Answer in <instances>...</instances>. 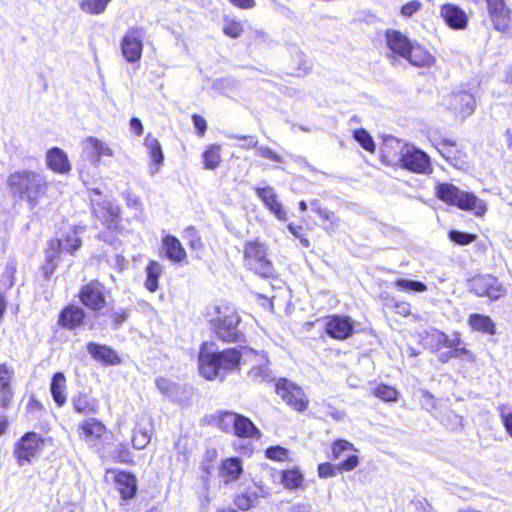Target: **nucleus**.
I'll use <instances>...</instances> for the list:
<instances>
[{
    "label": "nucleus",
    "mask_w": 512,
    "mask_h": 512,
    "mask_svg": "<svg viewBox=\"0 0 512 512\" xmlns=\"http://www.w3.org/2000/svg\"><path fill=\"white\" fill-rule=\"evenodd\" d=\"M125 198L128 207L135 208L136 210H141V202L137 196L127 192L125 194Z\"/></svg>",
    "instance_id": "obj_63"
},
{
    "label": "nucleus",
    "mask_w": 512,
    "mask_h": 512,
    "mask_svg": "<svg viewBox=\"0 0 512 512\" xmlns=\"http://www.w3.org/2000/svg\"><path fill=\"white\" fill-rule=\"evenodd\" d=\"M490 17L493 22L494 28L497 31L503 33L509 31L512 24L511 12L509 8L504 11L492 14L490 15Z\"/></svg>",
    "instance_id": "obj_37"
},
{
    "label": "nucleus",
    "mask_w": 512,
    "mask_h": 512,
    "mask_svg": "<svg viewBox=\"0 0 512 512\" xmlns=\"http://www.w3.org/2000/svg\"><path fill=\"white\" fill-rule=\"evenodd\" d=\"M130 128L137 135L140 136L143 133V125L139 118L133 117L130 120Z\"/></svg>",
    "instance_id": "obj_64"
},
{
    "label": "nucleus",
    "mask_w": 512,
    "mask_h": 512,
    "mask_svg": "<svg viewBox=\"0 0 512 512\" xmlns=\"http://www.w3.org/2000/svg\"><path fill=\"white\" fill-rule=\"evenodd\" d=\"M242 473V462L239 458H227L220 467V476L225 483L235 481Z\"/></svg>",
    "instance_id": "obj_30"
},
{
    "label": "nucleus",
    "mask_w": 512,
    "mask_h": 512,
    "mask_svg": "<svg viewBox=\"0 0 512 512\" xmlns=\"http://www.w3.org/2000/svg\"><path fill=\"white\" fill-rule=\"evenodd\" d=\"M440 145H441V148H438V150L442 154V156H444L446 159L451 158L452 154H453V147L455 146V142L450 139H444Z\"/></svg>",
    "instance_id": "obj_59"
},
{
    "label": "nucleus",
    "mask_w": 512,
    "mask_h": 512,
    "mask_svg": "<svg viewBox=\"0 0 512 512\" xmlns=\"http://www.w3.org/2000/svg\"><path fill=\"white\" fill-rule=\"evenodd\" d=\"M386 43L389 51L406 60L413 66L429 67L435 57L423 46L412 43L404 34L397 30L386 31Z\"/></svg>",
    "instance_id": "obj_3"
},
{
    "label": "nucleus",
    "mask_w": 512,
    "mask_h": 512,
    "mask_svg": "<svg viewBox=\"0 0 512 512\" xmlns=\"http://www.w3.org/2000/svg\"><path fill=\"white\" fill-rule=\"evenodd\" d=\"M150 442V436L146 431L135 430L132 437L133 447L141 450L144 449Z\"/></svg>",
    "instance_id": "obj_51"
},
{
    "label": "nucleus",
    "mask_w": 512,
    "mask_h": 512,
    "mask_svg": "<svg viewBox=\"0 0 512 512\" xmlns=\"http://www.w3.org/2000/svg\"><path fill=\"white\" fill-rule=\"evenodd\" d=\"M394 311L398 315L406 317L411 314V306L407 302H396L394 305Z\"/></svg>",
    "instance_id": "obj_62"
},
{
    "label": "nucleus",
    "mask_w": 512,
    "mask_h": 512,
    "mask_svg": "<svg viewBox=\"0 0 512 512\" xmlns=\"http://www.w3.org/2000/svg\"><path fill=\"white\" fill-rule=\"evenodd\" d=\"M49 182L44 175L32 170H21L9 175L7 185L12 196L27 201L36 207L48 190Z\"/></svg>",
    "instance_id": "obj_2"
},
{
    "label": "nucleus",
    "mask_w": 512,
    "mask_h": 512,
    "mask_svg": "<svg viewBox=\"0 0 512 512\" xmlns=\"http://www.w3.org/2000/svg\"><path fill=\"white\" fill-rule=\"evenodd\" d=\"M437 197L448 204L458 206L460 209L472 211L478 216L486 212V205L481 199L472 193L459 190L453 184H440L437 187Z\"/></svg>",
    "instance_id": "obj_6"
},
{
    "label": "nucleus",
    "mask_w": 512,
    "mask_h": 512,
    "mask_svg": "<svg viewBox=\"0 0 512 512\" xmlns=\"http://www.w3.org/2000/svg\"><path fill=\"white\" fill-rule=\"evenodd\" d=\"M243 263L247 269L265 278L274 273V266L269 259V248L258 239L247 241L244 244Z\"/></svg>",
    "instance_id": "obj_5"
},
{
    "label": "nucleus",
    "mask_w": 512,
    "mask_h": 512,
    "mask_svg": "<svg viewBox=\"0 0 512 512\" xmlns=\"http://www.w3.org/2000/svg\"><path fill=\"white\" fill-rule=\"evenodd\" d=\"M354 138L360 145L369 152L375 150V143L370 134L364 129H358L354 132Z\"/></svg>",
    "instance_id": "obj_45"
},
{
    "label": "nucleus",
    "mask_w": 512,
    "mask_h": 512,
    "mask_svg": "<svg viewBox=\"0 0 512 512\" xmlns=\"http://www.w3.org/2000/svg\"><path fill=\"white\" fill-rule=\"evenodd\" d=\"M51 394L56 404L61 407L66 402V378L63 373H55L50 386Z\"/></svg>",
    "instance_id": "obj_31"
},
{
    "label": "nucleus",
    "mask_w": 512,
    "mask_h": 512,
    "mask_svg": "<svg viewBox=\"0 0 512 512\" xmlns=\"http://www.w3.org/2000/svg\"><path fill=\"white\" fill-rule=\"evenodd\" d=\"M85 311L74 305L67 306L60 314L59 323L67 329H75L83 324Z\"/></svg>",
    "instance_id": "obj_23"
},
{
    "label": "nucleus",
    "mask_w": 512,
    "mask_h": 512,
    "mask_svg": "<svg viewBox=\"0 0 512 512\" xmlns=\"http://www.w3.org/2000/svg\"><path fill=\"white\" fill-rule=\"evenodd\" d=\"M394 286L406 292H424L427 290V286L423 282L408 279H399L395 281Z\"/></svg>",
    "instance_id": "obj_42"
},
{
    "label": "nucleus",
    "mask_w": 512,
    "mask_h": 512,
    "mask_svg": "<svg viewBox=\"0 0 512 512\" xmlns=\"http://www.w3.org/2000/svg\"><path fill=\"white\" fill-rule=\"evenodd\" d=\"M325 331L330 337L343 340L352 334L353 324L349 317L331 316L327 319Z\"/></svg>",
    "instance_id": "obj_17"
},
{
    "label": "nucleus",
    "mask_w": 512,
    "mask_h": 512,
    "mask_svg": "<svg viewBox=\"0 0 512 512\" xmlns=\"http://www.w3.org/2000/svg\"><path fill=\"white\" fill-rule=\"evenodd\" d=\"M440 15L445 23L454 30H464L468 25L466 12L455 4H443L440 9Z\"/></svg>",
    "instance_id": "obj_16"
},
{
    "label": "nucleus",
    "mask_w": 512,
    "mask_h": 512,
    "mask_svg": "<svg viewBox=\"0 0 512 512\" xmlns=\"http://www.w3.org/2000/svg\"><path fill=\"white\" fill-rule=\"evenodd\" d=\"M240 316L237 311L228 305L217 306L211 318V325L217 338L224 342H236L241 337L238 329Z\"/></svg>",
    "instance_id": "obj_4"
},
{
    "label": "nucleus",
    "mask_w": 512,
    "mask_h": 512,
    "mask_svg": "<svg viewBox=\"0 0 512 512\" xmlns=\"http://www.w3.org/2000/svg\"><path fill=\"white\" fill-rule=\"evenodd\" d=\"M202 157L205 169L213 170L217 168L221 161L220 146L216 144L208 146Z\"/></svg>",
    "instance_id": "obj_36"
},
{
    "label": "nucleus",
    "mask_w": 512,
    "mask_h": 512,
    "mask_svg": "<svg viewBox=\"0 0 512 512\" xmlns=\"http://www.w3.org/2000/svg\"><path fill=\"white\" fill-rule=\"evenodd\" d=\"M13 378V367L6 363H0V407L2 408H7L14 397Z\"/></svg>",
    "instance_id": "obj_18"
},
{
    "label": "nucleus",
    "mask_w": 512,
    "mask_h": 512,
    "mask_svg": "<svg viewBox=\"0 0 512 512\" xmlns=\"http://www.w3.org/2000/svg\"><path fill=\"white\" fill-rule=\"evenodd\" d=\"M114 152L110 145L93 136L87 137L82 142V158L97 168L103 157H113Z\"/></svg>",
    "instance_id": "obj_11"
},
{
    "label": "nucleus",
    "mask_w": 512,
    "mask_h": 512,
    "mask_svg": "<svg viewBox=\"0 0 512 512\" xmlns=\"http://www.w3.org/2000/svg\"><path fill=\"white\" fill-rule=\"evenodd\" d=\"M229 137L232 139L245 141V144L242 146L244 148L253 147V148L257 149L258 140L255 136H242V135L233 134V135H230Z\"/></svg>",
    "instance_id": "obj_60"
},
{
    "label": "nucleus",
    "mask_w": 512,
    "mask_h": 512,
    "mask_svg": "<svg viewBox=\"0 0 512 512\" xmlns=\"http://www.w3.org/2000/svg\"><path fill=\"white\" fill-rule=\"evenodd\" d=\"M289 451L281 446L270 447L266 450V456L276 461H285L288 459Z\"/></svg>",
    "instance_id": "obj_52"
},
{
    "label": "nucleus",
    "mask_w": 512,
    "mask_h": 512,
    "mask_svg": "<svg viewBox=\"0 0 512 512\" xmlns=\"http://www.w3.org/2000/svg\"><path fill=\"white\" fill-rule=\"evenodd\" d=\"M88 176V173L81 168L80 177L87 188L92 192L90 200L93 207V214L105 223L113 222L119 215V207L108 200H102V192L99 188L90 185Z\"/></svg>",
    "instance_id": "obj_7"
},
{
    "label": "nucleus",
    "mask_w": 512,
    "mask_h": 512,
    "mask_svg": "<svg viewBox=\"0 0 512 512\" xmlns=\"http://www.w3.org/2000/svg\"><path fill=\"white\" fill-rule=\"evenodd\" d=\"M44 446V440L35 432H28L16 443L14 455L20 464L30 462Z\"/></svg>",
    "instance_id": "obj_10"
},
{
    "label": "nucleus",
    "mask_w": 512,
    "mask_h": 512,
    "mask_svg": "<svg viewBox=\"0 0 512 512\" xmlns=\"http://www.w3.org/2000/svg\"><path fill=\"white\" fill-rule=\"evenodd\" d=\"M500 417L507 433L512 437V407H501Z\"/></svg>",
    "instance_id": "obj_54"
},
{
    "label": "nucleus",
    "mask_w": 512,
    "mask_h": 512,
    "mask_svg": "<svg viewBox=\"0 0 512 512\" xmlns=\"http://www.w3.org/2000/svg\"><path fill=\"white\" fill-rule=\"evenodd\" d=\"M192 121H193V124H194L195 128L197 129L199 135L203 136L207 129L206 120L203 117H201L197 114H194L192 116Z\"/></svg>",
    "instance_id": "obj_61"
},
{
    "label": "nucleus",
    "mask_w": 512,
    "mask_h": 512,
    "mask_svg": "<svg viewBox=\"0 0 512 512\" xmlns=\"http://www.w3.org/2000/svg\"><path fill=\"white\" fill-rule=\"evenodd\" d=\"M450 105L462 117H467L474 112L476 100L471 93L461 91L451 95Z\"/></svg>",
    "instance_id": "obj_19"
},
{
    "label": "nucleus",
    "mask_w": 512,
    "mask_h": 512,
    "mask_svg": "<svg viewBox=\"0 0 512 512\" xmlns=\"http://www.w3.org/2000/svg\"><path fill=\"white\" fill-rule=\"evenodd\" d=\"M400 161L405 169L414 173L427 174L432 171L429 156L412 145L403 147Z\"/></svg>",
    "instance_id": "obj_9"
},
{
    "label": "nucleus",
    "mask_w": 512,
    "mask_h": 512,
    "mask_svg": "<svg viewBox=\"0 0 512 512\" xmlns=\"http://www.w3.org/2000/svg\"><path fill=\"white\" fill-rule=\"evenodd\" d=\"M63 245L60 240H51L46 250L45 264L42 266L44 277L49 279L54 273L60 258L59 249Z\"/></svg>",
    "instance_id": "obj_24"
},
{
    "label": "nucleus",
    "mask_w": 512,
    "mask_h": 512,
    "mask_svg": "<svg viewBox=\"0 0 512 512\" xmlns=\"http://www.w3.org/2000/svg\"><path fill=\"white\" fill-rule=\"evenodd\" d=\"M236 422L237 425H235V428L232 433L233 435H236L241 438H248L253 437L255 435H260L259 430L256 428V426L249 418L239 414Z\"/></svg>",
    "instance_id": "obj_35"
},
{
    "label": "nucleus",
    "mask_w": 512,
    "mask_h": 512,
    "mask_svg": "<svg viewBox=\"0 0 512 512\" xmlns=\"http://www.w3.org/2000/svg\"><path fill=\"white\" fill-rule=\"evenodd\" d=\"M303 475L296 469H289L282 472V483L287 489H295L302 485Z\"/></svg>",
    "instance_id": "obj_38"
},
{
    "label": "nucleus",
    "mask_w": 512,
    "mask_h": 512,
    "mask_svg": "<svg viewBox=\"0 0 512 512\" xmlns=\"http://www.w3.org/2000/svg\"><path fill=\"white\" fill-rule=\"evenodd\" d=\"M468 289L478 297L497 300L506 293V289L491 275H477L468 281Z\"/></svg>",
    "instance_id": "obj_8"
},
{
    "label": "nucleus",
    "mask_w": 512,
    "mask_h": 512,
    "mask_svg": "<svg viewBox=\"0 0 512 512\" xmlns=\"http://www.w3.org/2000/svg\"><path fill=\"white\" fill-rule=\"evenodd\" d=\"M421 7V3L419 1H410L402 6L401 14L405 17H410L414 13H416Z\"/></svg>",
    "instance_id": "obj_58"
},
{
    "label": "nucleus",
    "mask_w": 512,
    "mask_h": 512,
    "mask_svg": "<svg viewBox=\"0 0 512 512\" xmlns=\"http://www.w3.org/2000/svg\"><path fill=\"white\" fill-rule=\"evenodd\" d=\"M452 354H454V358H462L472 363L475 362V355L470 350L460 347V345L452 350Z\"/></svg>",
    "instance_id": "obj_57"
},
{
    "label": "nucleus",
    "mask_w": 512,
    "mask_h": 512,
    "mask_svg": "<svg viewBox=\"0 0 512 512\" xmlns=\"http://www.w3.org/2000/svg\"><path fill=\"white\" fill-rule=\"evenodd\" d=\"M110 1L111 0H83L80 3V8L86 13L98 15L105 11Z\"/></svg>",
    "instance_id": "obj_40"
},
{
    "label": "nucleus",
    "mask_w": 512,
    "mask_h": 512,
    "mask_svg": "<svg viewBox=\"0 0 512 512\" xmlns=\"http://www.w3.org/2000/svg\"><path fill=\"white\" fill-rule=\"evenodd\" d=\"M255 193L257 197H259L265 206L269 209L274 216L280 221H287V211L284 209L281 202L278 200V197L274 191V189L270 186L266 187H257L255 188Z\"/></svg>",
    "instance_id": "obj_15"
},
{
    "label": "nucleus",
    "mask_w": 512,
    "mask_h": 512,
    "mask_svg": "<svg viewBox=\"0 0 512 512\" xmlns=\"http://www.w3.org/2000/svg\"><path fill=\"white\" fill-rule=\"evenodd\" d=\"M358 452L354 445L346 440H336L332 445V454L334 459H340L345 455V452Z\"/></svg>",
    "instance_id": "obj_43"
},
{
    "label": "nucleus",
    "mask_w": 512,
    "mask_h": 512,
    "mask_svg": "<svg viewBox=\"0 0 512 512\" xmlns=\"http://www.w3.org/2000/svg\"><path fill=\"white\" fill-rule=\"evenodd\" d=\"M155 385L163 395L167 397H174L177 386L173 381L159 377L155 380Z\"/></svg>",
    "instance_id": "obj_46"
},
{
    "label": "nucleus",
    "mask_w": 512,
    "mask_h": 512,
    "mask_svg": "<svg viewBox=\"0 0 512 512\" xmlns=\"http://www.w3.org/2000/svg\"><path fill=\"white\" fill-rule=\"evenodd\" d=\"M87 352L95 360L102 362L106 365H117L120 363V359L115 350L97 343L90 342L87 344Z\"/></svg>",
    "instance_id": "obj_20"
},
{
    "label": "nucleus",
    "mask_w": 512,
    "mask_h": 512,
    "mask_svg": "<svg viewBox=\"0 0 512 512\" xmlns=\"http://www.w3.org/2000/svg\"><path fill=\"white\" fill-rule=\"evenodd\" d=\"M257 153L259 156L270 159L275 162L282 163L284 161L282 156L278 155L271 148H269L267 146L257 147Z\"/></svg>",
    "instance_id": "obj_55"
},
{
    "label": "nucleus",
    "mask_w": 512,
    "mask_h": 512,
    "mask_svg": "<svg viewBox=\"0 0 512 512\" xmlns=\"http://www.w3.org/2000/svg\"><path fill=\"white\" fill-rule=\"evenodd\" d=\"M449 238L451 241H453L459 245H466V244L471 243L475 239V236L472 234L465 233V232L452 230L449 233Z\"/></svg>",
    "instance_id": "obj_53"
},
{
    "label": "nucleus",
    "mask_w": 512,
    "mask_h": 512,
    "mask_svg": "<svg viewBox=\"0 0 512 512\" xmlns=\"http://www.w3.org/2000/svg\"><path fill=\"white\" fill-rule=\"evenodd\" d=\"M144 144L148 149L151 161L153 162V165L150 167V174L154 175L159 171L160 165L163 163L164 160L162 148L160 146L159 141L151 134H148L146 136Z\"/></svg>",
    "instance_id": "obj_26"
},
{
    "label": "nucleus",
    "mask_w": 512,
    "mask_h": 512,
    "mask_svg": "<svg viewBox=\"0 0 512 512\" xmlns=\"http://www.w3.org/2000/svg\"><path fill=\"white\" fill-rule=\"evenodd\" d=\"M468 323L473 330L490 335L496 333L495 323L489 316L475 313L470 315Z\"/></svg>",
    "instance_id": "obj_33"
},
{
    "label": "nucleus",
    "mask_w": 512,
    "mask_h": 512,
    "mask_svg": "<svg viewBox=\"0 0 512 512\" xmlns=\"http://www.w3.org/2000/svg\"><path fill=\"white\" fill-rule=\"evenodd\" d=\"M239 414L233 412H221L218 415L217 425L226 433H233Z\"/></svg>",
    "instance_id": "obj_39"
},
{
    "label": "nucleus",
    "mask_w": 512,
    "mask_h": 512,
    "mask_svg": "<svg viewBox=\"0 0 512 512\" xmlns=\"http://www.w3.org/2000/svg\"><path fill=\"white\" fill-rule=\"evenodd\" d=\"M317 214L323 221L330 222L332 230H334V227L338 226L339 219L336 217L334 212L328 211L324 208H317Z\"/></svg>",
    "instance_id": "obj_56"
},
{
    "label": "nucleus",
    "mask_w": 512,
    "mask_h": 512,
    "mask_svg": "<svg viewBox=\"0 0 512 512\" xmlns=\"http://www.w3.org/2000/svg\"><path fill=\"white\" fill-rule=\"evenodd\" d=\"M436 340L438 345L451 348V350H453L456 346H459L462 342L458 335H454L453 338H450L443 332L437 333Z\"/></svg>",
    "instance_id": "obj_50"
},
{
    "label": "nucleus",
    "mask_w": 512,
    "mask_h": 512,
    "mask_svg": "<svg viewBox=\"0 0 512 512\" xmlns=\"http://www.w3.org/2000/svg\"><path fill=\"white\" fill-rule=\"evenodd\" d=\"M72 405L75 412L82 415H91L98 412V401L87 394H79L72 399Z\"/></svg>",
    "instance_id": "obj_29"
},
{
    "label": "nucleus",
    "mask_w": 512,
    "mask_h": 512,
    "mask_svg": "<svg viewBox=\"0 0 512 512\" xmlns=\"http://www.w3.org/2000/svg\"><path fill=\"white\" fill-rule=\"evenodd\" d=\"M359 464V458L357 455H347V458L333 466L330 463H323L318 466V475L321 478H328L335 475V469L339 471L349 472L354 470Z\"/></svg>",
    "instance_id": "obj_21"
},
{
    "label": "nucleus",
    "mask_w": 512,
    "mask_h": 512,
    "mask_svg": "<svg viewBox=\"0 0 512 512\" xmlns=\"http://www.w3.org/2000/svg\"><path fill=\"white\" fill-rule=\"evenodd\" d=\"M275 390L277 395L293 409L303 411L307 408L308 400L303 390L286 379H280L276 383Z\"/></svg>",
    "instance_id": "obj_12"
},
{
    "label": "nucleus",
    "mask_w": 512,
    "mask_h": 512,
    "mask_svg": "<svg viewBox=\"0 0 512 512\" xmlns=\"http://www.w3.org/2000/svg\"><path fill=\"white\" fill-rule=\"evenodd\" d=\"M163 245L168 258L174 262H181L186 257V252L182 247L180 241L174 236H166L163 240Z\"/></svg>",
    "instance_id": "obj_32"
},
{
    "label": "nucleus",
    "mask_w": 512,
    "mask_h": 512,
    "mask_svg": "<svg viewBox=\"0 0 512 512\" xmlns=\"http://www.w3.org/2000/svg\"><path fill=\"white\" fill-rule=\"evenodd\" d=\"M59 240L63 242V245L59 249V255H61L64 251L68 252L69 254H73L81 246V240L75 231L69 234L66 238Z\"/></svg>",
    "instance_id": "obj_41"
},
{
    "label": "nucleus",
    "mask_w": 512,
    "mask_h": 512,
    "mask_svg": "<svg viewBox=\"0 0 512 512\" xmlns=\"http://www.w3.org/2000/svg\"><path fill=\"white\" fill-rule=\"evenodd\" d=\"M79 297L81 302L93 311L101 310L106 304L104 286L97 280L84 285L81 288Z\"/></svg>",
    "instance_id": "obj_14"
},
{
    "label": "nucleus",
    "mask_w": 512,
    "mask_h": 512,
    "mask_svg": "<svg viewBox=\"0 0 512 512\" xmlns=\"http://www.w3.org/2000/svg\"><path fill=\"white\" fill-rule=\"evenodd\" d=\"M143 31L137 28H130L122 38L121 52L124 58L135 63L140 60L143 50Z\"/></svg>",
    "instance_id": "obj_13"
},
{
    "label": "nucleus",
    "mask_w": 512,
    "mask_h": 512,
    "mask_svg": "<svg viewBox=\"0 0 512 512\" xmlns=\"http://www.w3.org/2000/svg\"><path fill=\"white\" fill-rule=\"evenodd\" d=\"M242 359L241 350L228 348L217 351L213 342H204L199 351L198 366L200 374L207 380H223L229 373L238 372Z\"/></svg>",
    "instance_id": "obj_1"
},
{
    "label": "nucleus",
    "mask_w": 512,
    "mask_h": 512,
    "mask_svg": "<svg viewBox=\"0 0 512 512\" xmlns=\"http://www.w3.org/2000/svg\"><path fill=\"white\" fill-rule=\"evenodd\" d=\"M243 31L242 24L239 21L233 19H226L223 27V32L225 35L238 38Z\"/></svg>",
    "instance_id": "obj_49"
},
{
    "label": "nucleus",
    "mask_w": 512,
    "mask_h": 512,
    "mask_svg": "<svg viewBox=\"0 0 512 512\" xmlns=\"http://www.w3.org/2000/svg\"><path fill=\"white\" fill-rule=\"evenodd\" d=\"M259 494L256 492L243 493L235 499V505L241 510H248L253 507L258 499Z\"/></svg>",
    "instance_id": "obj_44"
},
{
    "label": "nucleus",
    "mask_w": 512,
    "mask_h": 512,
    "mask_svg": "<svg viewBox=\"0 0 512 512\" xmlns=\"http://www.w3.org/2000/svg\"><path fill=\"white\" fill-rule=\"evenodd\" d=\"M115 482L123 499H130L134 497L137 485L136 479L133 475L126 472H120L116 475Z\"/></svg>",
    "instance_id": "obj_28"
},
{
    "label": "nucleus",
    "mask_w": 512,
    "mask_h": 512,
    "mask_svg": "<svg viewBox=\"0 0 512 512\" xmlns=\"http://www.w3.org/2000/svg\"><path fill=\"white\" fill-rule=\"evenodd\" d=\"M373 394L384 401H395L397 399L398 392L390 386L379 385L375 388Z\"/></svg>",
    "instance_id": "obj_47"
},
{
    "label": "nucleus",
    "mask_w": 512,
    "mask_h": 512,
    "mask_svg": "<svg viewBox=\"0 0 512 512\" xmlns=\"http://www.w3.org/2000/svg\"><path fill=\"white\" fill-rule=\"evenodd\" d=\"M47 166L54 172L65 174L71 170L67 154L60 148H52L46 155Z\"/></svg>",
    "instance_id": "obj_22"
},
{
    "label": "nucleus",
    "mask_w": 512,
    "mask_h": 512,
    "mask_svg": "<svg viewBox=\"0 0 512 512\" xmlns=\"http://www.w3.org/2000/svg\"><path fill=\"white\" fill-rule=\"evenodd\" d=\"M163 268L161 264L156 261H151L145 269L146 279L144 286L150 292H155L158 289V279L162 275Z\"/></svg>",
    "instance_id": "obj_34"
},
{
    "label": "nucleus",
    "mask_w": 512,
    "mask_h": 512,
    "mask_svg": "<svg viewBox=\"0 0 512 512\" xmlns=\"http://www.w3.org/2000/svg\"><path fill=\"white\" fill-rule=\"evenodd\" d=\"M248 377L257 383H268L275 379L272 370L269 368V362L264 355L260 357V363L254 365L248 372Z\"/></svg>",
    "instance_id": "obj_27"
},
{
    "label": "nucleus",
    "mask_w": 512,
    "mask_h": 512,
    "mask_svg": "<svg viewBox=\"0 0 512 512\" xmlns=\"http://www.w3.org/2000/svg\"><path fill=\"white\" fill-rule=\"evenodd\" d=\"M78 431L80 437L94 441L103 435L105 426L95 418H88L79 424Z\"/></svg>",
    "instance_id": "obj_25"
},
{
    "label": "nucleus",
    "mask_w": 512,
    "mask_h": 512,
    "mask_svg": "<svg viewBox=\"0 0 512 512\" xmlns=\"http://www.w3.org/2000/svg\"><path fill=\"white\" fill-rule=\"evenodd\" d=\"M128 315L129 311L125 308H112L108 312V316L112 319L115 329L119 328L128 319Z\"/></svg>",
    "instance_id": "obj_48"
}]
</instances>
